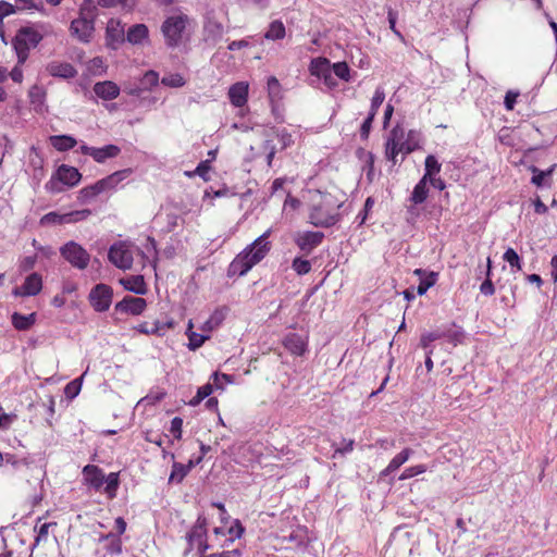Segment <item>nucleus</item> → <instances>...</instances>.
I'll return each mask as SVG.
<instances>
[{
  "mask_svg": "<svg viewBox=\"0 0 557 557\" xmlns=\"http://www.w3.org/2000/svg\"><path fill=\"white\" fill-rule=\"evenodd\" d=\"M85 374H86V372L81 377L75 379L72 382H70L69 384H66V386L64 388V394H65L66 398L73 399L79 394L81 388H82V381H83V377Z\"/></svg>",
  "mask_w": 557,
  "mask_h": 557,
  "instance_id": "40",
  "label": "nucleus"
},
{
  "mask_svg": "<svg viewBox=\"0 0 557 557\" xmlns=\"http://www.w3.org/2000/svg\"><path fill=\"white\" fill-rule=\"evenodd\" d=\"M504 260L509 263L512 269L521 270V259L512 248H508L504 253Z\"/></svg>",
  "mask_w": 557,
  "mask_h": 557,
  "instance_id": "43",
  "label": "nucleus"
},
{
  "mask_svg": "<svg viewBox=\"0 0 557 557\" xmlns=\"http://www.w3.org/2000/svg\"><path fill=\"white\" fill-rule=\"evenodd\" d=\"M90 214L91 211L89 209L75 210L66 213L49 212L40 219V224H73L88 219Z\"/></svg>",
  "mask_w": 557,
  "mask_h": 557,
  "instance_id": "9",
  "label": "nucleus"
},
{
  "mask_svg": "<svg viewBox=\"0 0 557 557\" xmlns=\"http://www.w3.org/2000/svg\"><path fill=\"white\" fill-rule=\"evenodd\" d=\"M355 445L354 440H343L342 446L337 447L334 451V457L336 455H345L347 453L352 451Z\"/></svg>",
  "mask_w": 557,
  "mask_h": 557,
  "instance_id": "54",
  "label": "nucleus"
},
{
  "mask_svg": "<svg viewBox=\"0 0 557 557\" xmlns=\"http://www.w3.org/2000/svg\"><path fill=\"white\" fill-rule=\"evenodd\" d=\"M211 380H212V385L216 388V389H224V387L227 385V384H231L233 383V379L231 375L228 374H225V373H218V372H214L212 375H211Z\"/></svg>",
  "mask_w": 557,
  "mask_h": 557,
  "instance_id": "42",
  "label": "nucleus"
},
{
  "mask_svg": "<svg viewBox=\"0 0 557 557\" xmlns=\"http://www.w3.org/2000/svg\"><path fill=\"white\" fill-rule=\"evenodd\" d=\"M81 173L77 169L69 165H61L57 171V178L69 187L77 185L81 181Z\"/></svg>",
  "mask_w": 557,
  "mask_h": 557,
  "instance_id": "23",
  "label": "nucleus"
},
{
  "mask_svg": "<svg viewBox=\"0 0 557 557\" xmlns=\"http://www.w3.org/2000/svg\"><path fill=\"white\" fill-rule=\"evenodd\" d=\"M429 182L421 178L417 185L413 187V190L409 197L410 207L408 211L412 213L414 206L421 205L424 202L429 196Z\"/></svg>",
  "mask_w": 557,
  "mask_h": 557,
  "instance_id": "24",
  "label": "nucleus"
},
{
  "mask_svg": "<svg viewBox=\"0 0 557 557\" xmlns=\"http://www.w3.org/2000/svg\"><path fill=\"white\" fill-rule=\"evenodd\" d=\"M292 268L297 274L304 275L310 272L311 263L306 259L295 258Z\"/></svg>",
  "mask_w": 557,
  "mask_h": 557,
  "instance_id": "48",
  "label": "nucleus"
},
{
  "mask_svg": "<svg viewBox=\"0 0 557 557\" xmlns=\"http://www.w3.org/2000/svg\"><path fill=\"white\" fill-rule=\"evenodd\" d=\"M106 488L104 491L110 495L114 496L116 487L119 485L117 474L112 472L107 478L104 476Z\"/></svg>",
  "mask_w": 557,
  "mask_h": 557,
  "instance_id": "50",
  "label": "nucleus"
},
{
  "mask_svg": "<svg viewBox=\"0 0 557 557\" xmlns=\"http://www.w3.org/2000/svg\"><path fill=\"white\" fill-rule=\"evenodd\" d=\"M86 70L92 76H100L107 72V64L102 58L96 57L87 62Z\"/></svg>",
  "mask_w": 557,
  "mask_h": 557,
  "instance_id": "35",
  "label": "nucleus"
},
{
  "mask_svg": "<svg viewBox=\"0 0 557 557\" xmlns=\"http://www.w3.org/2000/svg\"><path fill=\"white\" fill-rule=\"evenodd\" d=\"M107 35V45L115 49L116 46L123 41L124 38V29L121 23L116 20H110L107 24L106 29Z\"/></svg>",
  "mask_w": 557,
  "mask_h": 557,
  "instance_id": "19",
  "label": "nucleus"
},
{
  "mask_svg": "<svg viewBox=\"0 0 557 557\" xmlns=\"http://www.w3.org/2000/svg\"><path fill=\"white\" fill-rule=\"evenodd\" d=\"M244 532V528L239 523L238 520L234 521V524L230 527L228 534L230 537L226 540L228 542H233L235 539H239Z\"/></svg>",
  "mask_w": 557,
  "mask_h": 557,
  "instance_id": "53",
  "label": "nucleus"
},
{
  "mask_svg": "<svg viewBox=\"0 0 557 557\" xmlns=\"http://www.w3.org/2000/svg\"><path fill=\"white\" fill-rule=\"evenodd\" d=\"M374 117L375 115H373V113H369L368 117L364 120L360 128L361 137L367 138L369 136Z\"/></svg>",
  "mask_w": 557,
  "mask_h": 557,
  "instance_id": "59",
  "label": "nucleus"
},
{
  "mask_svg": "<svg viewBox=\"0 0 557 557\" xmlns=\"http://www.w3.org/2000/svg\"><path fill=\"white\" fill-rule=\"evenodd\" d=\"M385 99V92L382 87H377L374 91V95L371 99V108L369 113H373V115H376L377 109L383 103Z\"/></svg>",
  "mask_w": 557,
  "mask_h": 557,
  "instance_id": "44",
  "label": "nucleus"
},
{
  "mask_svg": "<svg viewBox=\"0 0 557 557\" xmlns=\"http://www.w3.org/2000/svg\"><path fill=\"white\" fill-rule=\"evenodd\" d=\"M120 284L125 289L133 292L135 294H138V295H144L147 292L144 277L141 275H134V276L121 278Z\"/></svg>",
  "mask_w": 557,
  "mask_h": 557,
  "instance_id": "27",
  "label": "nucleus"
},
{
  "mask_svg": "<svg viewBox=\"0 0 557 557\" xmlns=\"http://www.w3.org/2000/svg\"><path fill=\"white\" fill-rule=\"evenodd\" d=\"M161 83L168 87L178 88L186 84V79L178 73H170L162 77Z\"/></svg>",
  "mask_w": 557,
  "mask_h": 557,
  "instance_id": "39",
  "label": "nucleus"
},
{
  "mask_svg": "<svg viewBox=\"0 0 557 557\" xmlns=\"http://www.w3.org/2000/svg\"><path fill=\"white\" fill-rule=\"evenodd\" d=\"M205 534H206L205 520L198 519L196 525L193 528L190 533L187 535L190 547L197 548L200 552H205L207 549V545H205V541H203Z\"/></svg>",
  "mask_w": 557,
  "mask_h": 557,
  "instance_id": "21",
  "label": "nucleus"
},
{
  "mask_svg": "<svg viewBox=\"0 0 557 557\" xmlns=\"http://www.w3.org/2000/svg\"><path fill=\"white\" fill-rule=\"evenodd\" d=\"M121 149L116 145H107L100 148L95 147L92 151V159L98 163H103L108 159L117 157Z\"/></svg>",
  "mask_w": 557,
  "mask_h": 557,
  "instance_id": "25",
  "label": "nucleus"
},
{
  "mask_svg": "<svg viewBox=\"0 0 557 557\" xmlns=\"http://www.w3.org/2000/svg\"><path fill=\"white\" fill-rule=\"evenodd\" d=\"M190 471V467H186L183 463L174 462L172 471L169 478L170 483H181L187 473Z\"/></svg>",
  "mask_w": 557,
  "mask_h": 557,
  "instance_id": "37",
  "label": "nucleus"
},
{
  "mask_svg": "<svg viewBox=\"0 0 557 557\" xmlns=\"http://www.w3.org/2000/svg\"><path fill=\"white\" fill-rule=\"evenodd\" d=\"M414 148V145L405 139V129L400 125H396L386 139L385 157L395 164L399 153H410Z\"/></svg>",
  "mask_w": 557,
  "mask_h": 557,
  "instance_id": "5",
  "label": "nucleus"
},
{
  "mask_svg": "<svg viewBox=\"0 0 557 557\" xmlns=\"http://www.w3.org/2000/svg\"><path fill=\"white\" fill-rule=\"evenodd\" d=\"M158 82H159V75L154 71L146 72L144 77H143V79H141V84L145 87L156 86L158 84Z\"/></svg>",
  "mask_w": 557,
  "mask_h": 557,
  "instance_id": "51",
  "label": "nucleus"
},
{
  "mask_svg": "<svg viewBox=\"0 0 557 557\" xmlns=\"http://www.w3.org/2000/svg\"><path fill=\"white\" fill-rule=\"evenodd\" d=\"M46 71L53 77L73 78L76 76L77 71L67 62L51 61L47 64Z\"/></svg>",
  "mask_w": 557,
  "mask_h": 557,
  "instance_id": "17",
  "label": "nucleus"
},
{
  "mask_svg": "<svg viewBox=\"0 0 557 557\" xmlns=\"http://www.w3.org/2000/svg\"><path fill=\"white\" fill-rule=\"evenodd\" d=\"M412 455L411 448H405L400 453H398L387 465V467L381 471V476L389 475L395 472L400 466L408 461L410 456Z\"/></svg>",
  "mask_w": 557,
  "mask_h": 557,
  "instance_id": "26",
  "label": "nucleus"
},
{
  "mask_svg": "<svg viewBox=\"0 0 557 557\" xmlns=\"http://www.w3.org/2000/svg\"><path fill=\"white\" fill-rule=\"evenodd\" d=\"M331 69V63L325 58H317L311 61L310 73L321 78Z\"/></svg>",
  "mask_w": 557,
  "mask_h": 557,
  "instance_id": "34",
  "label": "nucleus"
},
{
  "mask_svg": "<svg viewBox=\"0 0 557 557\" xmlns=\"http://www.w3.org/2000/svg\"><path fill=\"white\" fill-rule=\"evenodd\" d=\"M120 91V87L112 81L98 82L94 85L95 95L106 101L116 99Z\"/></svg>",
  "mask_w": 557,
  "mask_h": 557,
  "instance_id": "16",
  "label": "nucleus"
},
{
  "mask_svg": "<svg viewBox=\"0 0 557 557\" xmlns=\"http://www.w3.org/2000/svg\"><path fill=\"white\" fill-rule=\"evenodd\" d=\"M533 172H534V175H533L531 182L536 186H542L544 184L545 177L552 173V170L544 172V171H539L537 169H533Z\"/></svg>",
  "mask_w": 557,
  "mask_h": 557,
  "instance_id": "57",
  "label": "nucleus"
},
{
  "mask_svg": "<svg viewBox=\"0 0 557 557\" xmlns=\"http://www.w3.org/2000/svg\"><path fill=\"white\" fill-rule=\"evenodd\" d=\"M442 170V164L438 162L435 156L429 154L424 161V174L421 178L430 181V178L437 176Z\"/></svg>",
  "mask_w": 557,
  "mask_h": 557,
  "instance_id": "33",
  "label": "nucleus"
},
{
  "mask_svg": "<svg viewBox=\"0 0 557 557\" xmlns=\"http://www.w3.org/2000/svg\"><path fill=\"white\" fill-rule=\"evenodd\" d=\"M94 10L95 7L91 3H87L86 7L81 9L79 17L71 23L72 35L83 42H88L91 39L94 33Z\"/></svg>",
  "mask_w": 557,
  "mask_h": 557,
  "instance_id": "6",
  "label": "nucleus"
},
{
  "mask_svg": "<svg viewBox=\"0 0 557 557\" xmlns=\"http://www.w3.org/2000/svg\"><path fill=\"white\" fill-rule=\"evenodd\" d=\"M333 73L345 82L350 81V69L346 62H336L331 65Z\"/></svg>",
  "mask_w": 557,
  "mask_h": 557,
  "instance_id": "41",
  "label": "nucleus"
},
{
  "mask_svg": "<svg viewBox=\"0 0 557 557\" xmlns=\"http://www.w3.org/2000/svg\"><path fill=\"white\" fill-rule=\"evenodd\" d=\"M442 337H444V333L440 332V331L424 333L421 335L420 345L424 349H426V348H429V346L432 342L437 341Z\"/></svg>",
  "mask_w": 557,
  "mask_h": 557,
  "instance_id": "49",
  "label": "nucleus"
},
{
  "mask_svg": "<svg viewBox=\"0 0 557 557\" xmlns=\"http://www.w3.org/2000/svg\"><path fill=\"white\" fill-rule=\"evenodd\" d=\"M50 144L58 151H67L77 144L76 139L70 135H54L49 138Z\"/></svg>",
  "mask_w": 557,
  "mask_h": 557,
  "instance_id": "31",
  "label": "nucleus"
},
{
  "mask_svg": "<svg viewBox=\"0 0 557 557\" xmlns=\"http://www.w3.org/2000/svg\"><path fill=\"white\" fill-rule=\"evenodd\" d=\"M249 84L247 82H237L228 89V99L234 107L242 108L247 103Z\"/></svg>",
  "mask_w": 557,
  "mask_h": 557,
  "instance_id": "13",
  "label": "nucleus"
},
{
  "mask_svg": "<svg viewBox=\"0 0 557 557\" xmlns=\"http://www.w3.org/2000/svg\"><path fill=\"white\" fill-rule=\"evenodd\" d=\"M112 288L109 285L102 283L92 287L88 296L91 307L98 312L107 311L112 304Z\"/></svg>",
  "mask_w": 557,
  "mask_h": 557,
  "instance_id": "10",
  "label": "nucleus"
},
{
  "mask_svg": "<svg viewBox=\"0 0 557 557\" xmlns=\"http://www.w3.org/2000/svg\"><path fill=\"white\" fill-rule=\"evenodd\" d=\"M268 92L271 101L281 98V85L274 76H271L268 79Z\"/></svg>",
  "mask_w": 557,
  "mask_h": 557,
  "instance_id": "46",
  "label": "nucleus"
},
{
  "mask_svg": "<svg viewBox=\"0 0 557 557\" xmlns=\"http://www.w3.org/2000/svg\"><path fill=\"white\" fill-rule=\"evenodd\" d=\"M45 32L39 27L21 28L14 37L13 46L17 55V64L22 65L28 58V51L35 48L44 38Z\"/></svg>",
  "mask_w": 557,
  "mask_h": 557,
  "instance_id": "4",
  "label": "nucleus"
},
{
  "mask_svg": "<svg viewBox=\"0 0 557 557\" xmlns=\"http://www.w3.org/2000/svg\"><path fill=\"white\" fill-rule=\"evenodd\" d=\"M147 302L144 298L126 296L115 305V310L132 315H138L144 312Z\"/></svg>",
  "mask_w": 557,
  "mask_h": 557,
  "instance_id": "11",
  "label": "nucleus"
},
{
  "mask_svg": "<svg viewBox=\"0 0 557 557\" xmlns=\"http://www.w3.org/2000/svg\"><path fill=\"white\" fill-rule=\"evenodd\" d=\"M271 230L264 232L252 244L247 246L230 264V273L245 275L253 265L259 263L270 251L271 245L268 237Z\"/></svg>",
  "mask_w": 557,
  "mask_h": 557,
  "instance_id": "2",
  "label": "nucleus"
},
{
  "mask_svg": "<svg viewBox=\"0 0 557 557\" xmlns=\"http://www.w3.org/2000/svg\"><path fill=\"white\" fill-rule=\"evenodd\" d=\"M277 137L282 144V148H287L294 144L292 135L285 129L277 133Z\"/></svg>",
  "mask_w": 557,
  "mask_h": 557,
  "instance_id": "63",
  "label": "nucleus"
},
{
  "mask_svg": "<svg viewBox=\"0 0 557 557\" xmlns=\"http://www.w3.org/2000/svg\"><path fill=\"white\" fill-rule=\"evenodd\" d=\"M95 197V193L91 190L89 186H86L79 190L78 199L83 202H87L94 199Z\"/></svg>",
  "mask_w": 557,
  "mask_h": 557,
  "instance_id": "64",
  "label": "nucleus"
},
{
  "mask_svg": "<svg viewBox=\"0 0 557 557\" xmlns=\"http://www.w3.org/2000/svg\"><path fill=\"white\" fill-rule=\"evenodd\" d=\"M36 321V314L30 313L27 315L14 312L12 314V324L18 331H26L30 329Z\"/></svg>",
  "mask_w": 557,
  "mask_h": 557,
  "instance_id": "32",
  "label": "nucleus"
},
{
  "mask_svg": "<svg viewBox=\"0 0 557 557\" xmlns=\"http://www.w3.org/2000/svg\"><path fill=\"white\" fill-rule=\"evenodd\" d=\"M285 26L283 22L273 21L265 33V38L270 40H278L285 37Z\"/></svg>",
  "mask_w": 557,
  "mask_h": 557,
  "instance_id": "36",
  "label": "nucleus"
},
{
  "mask_svg": "<svg viewBox=\"0 0 557 557\" xmlns=\"http://www.w3.org/2000/svg\"><path fill=\"white\" fill-rule=\"evenodd\" d=\"M518 96H519V92H516L512 90L507 91V94L505 96L504 104L508 111L513 110Z\"/></svg>",
  "mask_w": 557,
  "mask_h": 557,
  "instance_id": "56",
  "label": "nucleus"
},
{
  "mask_svg": "<svg viewBox=\"0 0 557 557\" xmlns=\"http://www.w3.org/2000/svg\"><path fill=\"white\" fill-rule=\"evenodd\" d=\"M226 317V309L220 308L212 312L209 319L201 325L200 330L205 333H210L219 327Z\"/></svg>",
  "mask_w": 557,
  "mask_h": 557,
  "instance_id": "28",
  "label": "nucleus"
},
{
  "mask_svg": "<svg viewBox=\"0 0 557 557\" xmlns=\"http://www.w3.org/2000/svg\"><path fill=\"white\" fill-rule=\"evenodd\" d=\"M128 0H98L99 5L103 8H113L116 5H122L123 8H129L131 5L127 3Z\"/></svg>",
  "mask_w": 557,
  "mask_h": 557,
  "instance_id": "61",
  "label": "nucleus"
},
{
  "mask_svg": "<svg viewBox=\"0 0 557 557\" xmlns=\"http://www.w3.org/2000/svg\"><path fill=\"white\" fill-rule=\"evenodd\" d=\"M193 327H194L193 321L189 320L188 325H187V331H186V335L189 339L188 348L190 350H196L199 347H201L207 339H209L210 335L205 332H202L201 334L196 333L193 331Z\"/></svg>",
  "mask_w": 557,
  "mask_h": 557,
  "instance_id": "30",
  "label": "nucleus"
},
{
  "mask_svg": "<svg viewBox=\"0 0 557 557\" xmlns=\"http://www.w3.org/2000/svg\"><path fill=\"white\" fill-rule=\"evenodd\" d=\"M182 428L183 420L178 417L173 418L171 421L170 432L176 440H180L182 437Z\"/></svg>",
  "mask_w": 557,
  "mask_h": 557,
  "instance_id": "52",
  "label": "nucleus"
},
{
  "mask_svg": "<svg viewBox=\"0 0 557 557\" xmlns=\"http://www.w3.org/2000/svg\"><path fill=\"white\" fill-rule=\"evenodd\" d=\"M284 347L296 356H302L307 351L308 342L299 334L290 333L283 339Z\"/></svg>",
  "mask_w": 557,
  "mask_h": 557,
  "instance_id": "18",
  "label": "nucleus"
},
{
  "mask_svg": "<svg viewBox=\"0 0 557 557\" xmlns=\"http://www.w3.org/2000/svg\"><path fill=\"white\" fill-rule=\"evenodd\" d=\"M444 336H446L454 345H457L462 342L463 332L461 330L448 331L447 333H444Z\"/></svg>",
  "mask_w": 557,
  "mask_h": 557,
  "instance_id": "60",
  "label": "nucleus"
},
{
  "mask_svg": "<svg viewBox=\"0 0 557 557\" xmlns=\"http://www.w3.org/2000/svg\"><path fill=\"white\" fill-rule=\"evenodd\" d=\"M149 30L145 24H136L127 32V40L133 45H140L148 39Z\"/></svg>",
  "mask_w": 557,
  "mask_h": 557,
  "instance_id": "29",
  "label": "nucleus"
},
{
  "mask_svg": "<svg viewBox=\"0 0 557 557\" xmlns=\"http://www.w3.org/2000/svg\"><path fill=\"white\" fill-rule=\"evenodd\" d=\"M413 274L419 276L420 283L417 287L418 295H424L429 288L433 287L438 278V273L434 271H426L423 269H416Z\"/></svg>",
  "mask_w": 557,
  "mask_h": 557,
  "instance_id": "20",
  "label": "nucleus"
},
{
  "mask_svg": "<svg viewBox=\"0 0 557 557\" xmlns=\"http://www.w3.org/2000/svg\"><path fill=\"white\" fill-rule=\"evenodd\" d=\"M323 239L321 232H302L297 234L295 242L302 251L310 252L313 248L319 246Z\"/></svg>",
  "mask_w": 557,
  "mask_h": 557,
  "instance_id": "15",
  "label": "nucleus"
},
{
  "mask_svg": "<svg viewBox=\"0 0 557 557\" xmlns=\"http://www.w3.org/2000/svg\"><path fill=\"white\" fill-rule=\"evenodd\" d=\"M15 7L9 2L0 1V22L10 14L15 12Z\"/></svg>",
  "mask_w": 557,
  "mask_h": 557,
  "instance_id": "62",
  "label": "nucleus"
},
{
  "mask_svg": "<svg viewBox=\"0 0 557 557\" xmlns=\"http://www.w3.org/2000/svg\"><path fill=\"white\" fill-rule=\"evenodd\" d=\"M15 419H16L15 414L5 413L2 411V408L0 407V429H2V430L9 429Z\"/></svg>",
  "mask_w": 557,
  "mask_h": 557,
  "instance_id": "55",
  "label": "nucleus"
},
{
  "mask_svg": "<svg viewBox=\"0 0 557 557\" xmlns=\"http://www.w3.org/2000/svg\"><path fill=\"white\" fill-rule=\"evenodd\" d=\"M480 292L485 296H492L495 293V287L491 276H486V280L480 286Z\"/></svg>",
  "mask_w": 557,
  "mask_h": 557,
  "instance_id": "58",
  "label": "nucleus"
},
{
  "mask_svg": "<svg viewBox=\"0 0 557 557\" xmlns=\"http://www.w3.org/2000/svg\"><path fill=\"white\" fill-rule=\"evenodd\" d=\"M15 7L21 11H44L42 0H14Z\"/></svg>",
  "mask_w": 557,
  "mask_h": 557,
  "instance_id": "38",
  "label": "nucleus"
},
{
  "mask_svg": "<svg viewBox=\"0 0 557 557\" xmlns=\"http://www.w3.org/2000/svg\"><path fill=\"white\" fill-rule=\"evenodd\" d=\"M84 483L89 487L99 491L104 484L103 471L94 465H87L83 469Z\"/></svg>",
  "mask_w": 557,
  "mask_h": 557,
  "instance_id": "14",
  "label": "nucleus"
},
{
  "mask_svg": "<svg viewBox=\"0 0 557 557\" xmlns=\"http://www.w3.org/2000/svg\"><path fill=\"white\" fill-rule=\"evenodd\" d=\"M345 195L317 191L311 198L309 222L317 227H329L341 219L339 209L344 205Z\"/></svg>",
  "mask_w": 557,
  "mask_h": 557,
  "instance_id": "1",
  "label": "nucleus"
},
{
  "mask_svg": "<svg viewBox=\"0 0 557 557\" xmlns=\"http://www.w3.org/2000/svg\"><path fill=\"white\" fill-rule=\"evenodd\" d=\"M42 288V280L38 273H32L25 278L24 284L13 290L14 296H35Z\"/></svg>",
  "mask_w": 557,
  "mask_h": 557,
  "instance_id": "12",
  "label": "nucleus"
},
{
  "mask_svg": "<svg viewBox=\"0 0 557 557\" xmlns=\"http://www.w3.org/2000/svg\"><path fill=\"white\" fill-rule=\"evenodd\" d=\"M426 471V467L424 465H417L409 468H406L403 473L399 475V480H408L416 475L422 474Z\"/></svg>",
  "mask_w": 557,
  "mask_h": 557,
  "instance_id": "47",
  "label": "nucleus"
},
{
  "mask_svg": "<svg viewBox=\"0 0 557 557\" xmlns=\"http://www.w3.org/2000/svg\"><path fill=\"white\" fill-rule=\"evenodd\" d=\"M132 171L129 169L116 171L107 177L99 180L102 190L104 193L113 191L117 188L120 183H122L125 178H127L131 175Z\"/></svg>",
  "mask_w": 557,
  "mask_h": 557,
  "instance_id": "22",
  "label": "nucleus"
},
{
  "mask_svg": "<svg viewBox=\"0 0 557 557\" xmlns=\"http://www.w3.org/2000/svg\"><path fill=\"white\" fill-rule=\"evenodd\" d=\"M190 24V18L181 11L168 16L161 25V33L164 37L165 45L170 48H175L187 40Z\"/></svg>",
  "mask_w": 557,
  "mask_h": 557,
  "instance_id": "3",
  "label": "nucleus"
},
{
  "mask_svg": "<svg viewBox=\"0 0 557 557\" xmlns=\"http://www.w3.org/2000/svg\"><path fill=\"white\" fill-rule=\"evenodd\" d=\"M30 102L36 109L41 108L45 101V92L38 86H33L29 90Z\"/></svg>",
  "mask_w": 557,
  "mask_h": 557,
  "instance_id": "45",
  "label": "nucleus"
},
{
  "mask_svg": "<svg viewBox=\"0 0 557 557\" xmlns=\"http://www.w3.org/2000/svg\"><path fill=\"white\" fill-rule=\"evenodd\" d=\"M136 247L128 242L114 243L108 252L109 261L121 270H129L134 262Z\"/></svg>",
  "mask_w": 557,
  "mask_h": 557,
  "instance_id": "7",
  "label": "nucleus"
},
{
  "mask_svg": "<svg viewBox=\"0 0 557 557\" xmlns=\"http://www.w3.org/2000/svg\"><path fill=\"white\" fill-rule=\"evenodd\" d=\"M60 255L74 268L85 270L90 262L89 252L78 243L70 240L60 248Z\"/></svg>",
  "mask_w": 557,
  "mask_h": 557,
  "instance_id": "8",
  "label": "nucleus"
}]
</instances>
